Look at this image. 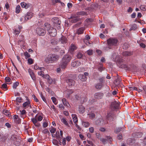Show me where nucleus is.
I'll return each mask as SVG.
<instances>
[{"instance_id":"obj_1","label":"nucleus","mask_w":146,"mask_h":146,"mask_svg":"<svg viewBox=\"0 0 146 146\" xmlns=\"http://www.w3.org/2000/svg\"><path fill=\"white\" fill-rule=\"evenodd\" d=\"M107 46L106 47L105 50H108L112 48L113 46H116L118 41L117 39L115 38H110L107 40Z\"/></svg>"},{"instance_id":"obj_2","label":"nucleus","mask_w":146,"mask_h":146,"mask_svg":"<svg viewBox=\"0 0 146 146\" xmlns=\"http://www.w3.org/2000/svg\"><path fill=\"white\" fill-rule=\"evenodd\" d=\"M59 56L54 54H50L45 58V62L48 64L53 63L57 61Z\"/></svg>"},{"instance_id":"obj_3","label":"nucleus","mask_w":146,"mask_h":146,"mask_svg":"<svg viewBox=\"0 0 146 146\" xmlns=\"http://www.w3.org/2000/svg\"><path fill=\"white\" fill-rule=\"evenodd\" d=\"M71 59V57L69 55L64 56L59 64L60 67L63 69H65L68 63L70 62Z\"/></svg>"},{"instance_id":"obj_4","label":"nucleus","mask_w":146,"mask_h":146,"mask_svg":"<svg viewBox=\"0 0 146 146\" xmlns=\"http://www.w3.org/2000/svg\"><path fill=\"white\" fill-rule=\"evenodd\" d=\"M52 21L53 22L54 26L57 27L58 29H60V25L61 23L60 21L58 18L54 17L52 19Z\"/></svg>"},{"instance_id":"obj_5","label":"nucleus","mask_w":146,"mask_h":146,"mask_svg":"<svg viewBox=\"0 0 146 146\" xmlns=\"http://www.w3.org/2000/svg\"><path fill=\"white\" fill-rule=\"evenodd\" d=\"M116 118V116L113 113L110 112L108 113L107 115V123H108V121L109 122L113 120L114 119Z\"/></svg>"},{"instance_id":"obj_6","label":"nucleus","mask_w":146,"mask_h":146,"mask_svg":"<svg viewBox=\"0 0 146 146\" xmlns=\"http://www.w3.org/2000/svg\"><path fill=\"white\" fill-rule=\"evenodd\" d=\"M119 102H117L116 101L112 102L111 103L110 108L112 110L117 109L119 108Z\"/></svg>"},{"instance_id":"obj_7","label":"nucleus","mask_w":146,"mask_h":146,"mask_svg":"<svg viewBox=\"0 0 146 146\" xmlns=\"http://www.w3.org/2000/svg\"><path fill=\"white\" fill-rule=\"evenodd\" d=\"M48 32L49 35L53 37L55 36L57 34L56 29L52 27V29H51Z\"/></svg>"},{"instance_id":"obj_8","label":"nucleus","mask_w":146,"mask_h":146,"mask_svg":"<svg viewBox=\"0 0 146 146\" xmlns=\"http://www.w3.org/2000/svg\"><path fill=\"white\" fill-rule=\"evenodd\" d=\"M81 63L78 61H75L72 62L71 63V66L74 67H77L80 66L81 64Z\"/></svg>"},{"instance_id":"obj_9","label":"nucleus","mask_w":146,"mask_h":146,"mask_svg":"<svg viewBox=\"0 0 146 146\" xmlns=\"http://www.w3.org/2000/svg\"><path fill=\"white\" fill-rule=\"evenodd\" d=\"M37 34L39 36H43L45 34V31L43 29L39 28L38 29Z\"/></svg>"},{"instance_id":"obj_10","label":"nucleus","mask_w":146,"mask_h":146,"mask_svg":"<svg viewBox=\"0 0 146 146\" xmlns=\"http://www.w3.org/2000/svg\"><path fill=\"white\" fill-rule=\"evenodd\" d=\"M104 123V120L102 118H100L97 119L95 122V123L97 125H102Z\"/></svg>"},{"instance_id":"obj_11","label":"nucleus","mask_w":146,"mask_h":146,"mask_svg":"<svg viewBox=\"0 0 146 146\" xmlns=\"http://www.w3.org/2000/svg\"><path fill=\"white\" fill-rule=\"evenodd\" d=\"M28 72L32 79L34 81H36V76L33 71L29 69L28 70Z\"/></svg>"},{"instance_id":"obj_12","label":"nucleus","mask_w":146,"mask_h":146,"mask_svg":"<svg viewBox=\"0 0 146 146\" xmlns=\"http://www.w3.org/2000/svg\"><path fill=\"white\" fill-rule=\"evenodd\" d=\"M66 82L68 83L70 86H72L75 84L74 81L71 79H68L66 80Z\"/></svg>"},{"instance_id":"obj_13","label":"nucleus","mask_w":146,"mask_h":146,"mask_svg":"<svg viewBox=\"0 0 146 146\" xmlns=\"http://www.w3.org/2000/svg\"><path fill=\"white\" fill-rule=\"evenodd\" d=\"M103 96V94L101 93H96L94 95V97L96 98L100 99Z\"/></svg>"},{"instance_id":"obj_14","label":"nucleus","mask_w":146,"mask_h":146,"mask_svg":"<svg viewBox=\"0 0 146 146\" xmlns=\"http://www.w3.org/2000/svg\"><path fill=\"white\" fill-rule=\"evenodd\" d=\"M133 54L132 52L125 51L123 52L122 54L124 56H130Z\"/></svg>"},{"instance_id":"obj_15","label":"nucleus","mask_w":146,"mask_h":146,"mask_svg":"<svg viewBox=\"0 0 146 146\" xmlns=\"http://www.w3.org/2000/svg\"><path fill=\"white\" fill-rule=\"evenodd\" d=\"M44 25V28L45 30H46L48 31L50 30L51 29H52V27L51 28L50 27V24L48 23H45Z\"/></svg>"},{"instance_id":"obj_16","label":"nucleus","mask_w":146,"mask_h":146,"mask_svg":"<svg viewBox=\"0 0 146 146\" xmlns=\"http://www.w3.org/2000/svg\"><path fill=\"white\" fill-rule=\"evenodd\" d=\"M78 77L80 80L82 81H85L87 79V78L83 74H80L78 76Z\"/></svg>"},{"instance_id":"obj_17","label":"nucleus","mask_w":146,"mask_h":146,"mask_svg":"<svg viewBox=\"0 0 146 146\" xmlns=\"http://www.w3.org/2000/svg\"><path fill=\"white\" fill-rule=\"evenodd\" d=\"M85 28L81 27L77 31L76 33L78 35L81 34L83 33Z\"/></svg>"},{"instance_id":"obj_18","label":"nucleus","mask_w":146,"mask_h":146,"mask_svg":"<svg viewBox=\"0 0 146 146\" xmlns=\"http://www.w3.org/2000/svg\"><path fill=\"white\" fill-rule=\"evenodd\" d=\"M79 111L81 113H83L85 111V109L83 106L80 105L79 106Z\"/></svg>"},{"instance_id":"obj_19","label":"nucleus","mask_w":146,"mask_h":146,"mask_svg":"<svg viewBox=\"0 0 146 146\" xmlns=\"http://www.w3.org/2000/svg\"><path fill=\"white\" fill-rule=\"evenodd\" d=\"M38 68L39 69V70H40L41 71L40 72H38V74L39 75H40L42 76H43L44 75V73L43 71L44 70V68L43 67H38V68H37V69H38Z\"/></svg>"},{"instance_id":"obj_20","label":"nucleus","mask_w":146,"mask_h":146,"mask_svg":"<svg viewBox=\"0 0 146 146\" xmlns=\"http://www.w3.org/2000/svg\"><path fill=\"white\" fill-rule=\"evenodd\" d=\"M21 4L22 7L26 9H27L30 6V5L29 4H27L25 2H22Z\"/></svg>"},{"instance_id":"obj_21","label":"nucleus","mask_w":146,"mask_h":146,"mask_svg":"<svg viewBox=\"0 0 146 146\" xmlns=\"http://www.w3.org/2000/svg\"><path fill=\"white\" fill-rule=\"evenodd\" d=\"M121 82V79L120 78H117L114 81V83L116 85H118Z\"/></svg>"},{"instance_id":"obj_22","label":"nucleus","mask_w":146,"mask_h":146,"mask_svg":"<svg viewBox=\"0 0 146 146\" xmlns=\"http://www.w3.org/2000/svg\"><path fill=\"white\" fill-rule=\"evenodd\" d=\"M13 119L15 122L17 123H19L20 122V120L19 119L18 116L16 115H14L13 116Z\"/></svg>"},{"instance_id":"obj_23","label":"nucleus","mask_w":146,"mask_h":146,"mask_svg":"<svg viewBox=\"0 0 146 146\" xmlns=\"http://www.w3.org/2000/svg\"><path fill=\"white\" fill-rule=\"evenodd\" d=\"M76 15L78 16L79 15H87V12L84 11H80L76 13Z\"/></svg>"},{"instance_id":"obj_24","label":"nucleus","mask_w":146,"mask_h":146,"mask_svg":"<svg viewBox=\"0 0 146 146\" xmlns=\"http://www.w3.org/2000/svg\"><path fill=\"white\" fill-rule=\"evenodd\" d=\"M19 112H20V115H21V117L23 118H24V115H25L26 113V111L25 110H23L22 111L20 110Z\"/></svg>"},{"instance_id":"obj_25","label":"nucleus","mask_w":146,"mask_h":146,"mask_svg":"<svg viewBox=\"0 0 146 146\" xmlns=\"http://www.w3.org/2000/svg\"><path fill=\"white\" fill-rule=\"evenodd\" d=\"M71 18H72V19L71 20V22L72 23H75L80 20V19L77 18H73L72 17H71Z\"/></svg>"},{"instance_id":"obj_26","label":"nucleus","mask_w":146,"mask_h":146,"mask_svg":"<svg viewBox=\"0 0 146 146\" xmlns=\"http://www.w3.org/2000/svg\"><path fill=\"white\" fill-rule=\"evenodd\" d=\"M60 41L62 43H66L67 42V39L65 37L62 36L61 38Z\"/></svg>"},{"instance_id":"obj_27","label":"nucleus","mask_w":146,"mask_h":146,"mask_svg":"<svg viewBox=\"0 0 146 146\" xmlns=\"http://www.w3.org/2000/svg\"><path fill=\"white\" fill-rule=\"evenodd\" d=\"M102 86L103 84L101 83H98L95 86L96 88L99 89H100Z\"/></svg>"},{"instance_id":"obj_28","label":"nucleus","mask_w":146,"mask_h":146,"mask_svg":"<svg viewBox=\"0 0 146 146\" xmlns=\"http://www.w3.org/2000/svg\"><path fill=\"white\" fill-rule=\"evenodd\" d=\"M88 115L90 118L91 119H92L95 118V114L92 113L88 114Z\"/></svg>"},{"instance_id":"obj_29","label":"nucleus","mask_w":146,"mask_h":146,"mask_svg":"<svg viewBox=\"0 0 146 146\" xmlns=\"http://www.w3.org/2000/svg\"><path fill=\"white\" fill-rule=\"evenodd\" d=\"M32 17L31 14V13H29L27 15L25 16V20L26 21H27L29 19L31 18Z\"/></svg>"},{"instance_id":"obj_30","label":"nucleus","mask_w":146,"mask_h":146,"mask_svg":"<svg viewBox=\"0 0 146 146\" xmlns=\"http://www.w3.org/2000/svg\"><path fill=\"white\" fill-rule=\"evenodd\" d=\"M137 28V26L136 24L133 25L130 29V31L135 30Z\"/></svg>"},{"instance_id":"obj_31","label":"nucleus","mask_w":146,"mask_h":146,"mask_svg":"<svg viewBox=\"0 0 146 146\" xmlns=\"http://www.w3.org/2000/svg\"><path fill=\"white\" fill-rule=\"evenodd\" d=\"M76 46L73 44H71L70 50L72 51H74V50L76 49Z\"/></svg>"},{"instance_id":"obj_32","label":"nucleus","mask_w":146,"mask_h":146,"mask_svg":"<svg viewBox=\"0 0 146 146\" xmlns=\"http://www.w3.org/2000/svg\"><path fill=\"white\" fill-rule=\"evenodd\" d=\"M43 119V117L40 115L37 114V121H41Z\"/></svg>"},{"instance_id":"obj_33","label":"nucleus","mask_w":146,"mask_h":146,"mask_svg":"<svg viewBox=\"0 0 146 146\" xmlns=\"http://www.w3.org/2000/svg\"><path fill=\"white\" fill-rule=\"evenodd\" d=\"M61 121L65 125L67 126L69 125L68 123H67V121L66 119L64 118H62L61 119Z\"/></svg>"},{"instance_id":"obj_34","label":"nucleus","mask_w":146,"mask_h":146,"mask_svg":"<svg viewBox=\"0 0 146 146\" xmlns=\"http://www.w3.org/2000/svg\"><path fill=\"white\" fill-rule=\"evenodd\" d=\"M72 117L73 121L74 122L75 124H76V123L78 121L77 117L75 116V115H73L72 116Z\"/></svg>"},{"instance_id":"obj_35","label":"nucleus","mask_w":146,"mask_h":146,"mask_svg":"<svg viewBox=\"0 0 146 146\" xmlns=\"http://www.w3.org/2000/svg\"><path fill=\"white\" fill-rule=\"evenodd\" d=\"M3 113L5 115L9 116L10 115V113L8 110H4L3 111Z\"/></svg>"},{"instance_id":"obj_36","label":"nucleus","mask_w":146,"mask_h":146,"mask_svg":"<svg viewBox=\"0 0 146 146\" xmlns=\"http://www.w3.org/2000/svg\"><path fill=\"white\" fill-rule=\"evenodd\" d=\"M20 6L19 5H18L16 8V12L17 13H18L20 12Z\"/></svg>"},{"instance_id":"obj_37","label":"nucleus","mask_w":146,"mask_h":146,"mask_svg":"<svg viewBox=\"0 0 146 146\" xmlns=\"http://www.w3.org/2000/svg\"><path fill=\"white\" fill-rule=\"evenodd\" d=\"M87 53L89 55H91L93 54V50H89L87 51Z\"/></svg>"},{"instance_id":"obj_38","label":"nucleus","mask_w":146,"mask_h":146,"mask_svg":"<svg viewBox=\"0 0 146 146\" xmlns=\"http://www.w3.org/2000/svg\"><path fill=\"white\" fill-rule=\"evenodd\" d=\"M31 121L35 127L36 126V119L35 118H33L31 119Z\"/></svg>"},{"instance_id":"obj_39","label":"nucleus","mask_w":146,"mask_h":146,"mask_svg":"<svg viewBox=\"0 0 146 146\" xmlns=\"http://www.w3.org/2000/svg\"><path fill=\"white\" fill-rule=\"evenodd\" d=\"M1 88L5 90H7V85L5 83L3 84L2 85Z\"/></svg>"},{"instance_id":"obj_40","label":"nucleus","mask_w":146,"mask_h":146,"mask_svg":"<svg viewBox=\"0 0 146 146\" xmlns=\"http://www.w3.org/2000/svg\"><path fill=\"white\" fill-rule=\"evenodd\" d=\"M19 83L18 82H16L15 83L13 86V88L14 89H16L17 88V87L19 85Z\"/></svg>"},{"instance_id":"obj_41","label":"nucleus","mask_w":146,"mask_h":146,"mask_svg":"<svg viewBox=\"0 0 146 146\" xmlns=\"http://www.w3.org/2000/svg\"><path fill=\"white\" fill-rule=\"evenodd\" d=\"M29 104L30 102L29 101L25 102L23 104V106L25 108L29 106Z\"/></svg>"},{"instance_id":"obj_42","label":"nucleus","mask_w":146,"mask_h":146,"mask_svg":"<svg viewBox=\"0 0 146 146\" xmlns=\"http://www.w3.org/2000/svg\"><path fill=\"white\" fill-rule=\"evenodd\" d=\"M129 47V45L127 43H125L124 44L123 47V49H127Z\"/></svg>"},{"instance_id":"obj_43","label":"nucleus","mask_w":146,"mask_h":146,"mask_svg":"<svg viewBox=\"0 0 146 146\" xmlns=\"http://www.w3.org/2000/svg\"><path fill=\"white\" fill-rule=\"evenodd\" d=\"M5 81L6 82L9 83H8V84H11V82H10V81L11 80V79L10 78H9V77H6L5 78Z\"/></svg>"},{"instance_id":"obj_44","label":"nucleus","mask_w":146,"mask_h":146,"mask_svg":"<svg viewBox=\"0 0 146 146\" xmlns=\"http://www.w3.org/2000/svg\"><path fill=\"white\" fill-rule=\"evenodd\" d=\"M51 99L52 100L53 102L55 105L57 104V102H56V99L55 97H53L51 98Z\"/></svg>"},{"instance_id":"obj_45","label":"nucleus","mask_w":146,"mask_h":146,"mask_svg":"<svg viewBox=\"0 0 146 146\" xmlns=\"http://www.w3.org/2000/svg\"><path fill=\"white\" fill-rule=\"evenodd\" d=\"M89 123L88 122H83L82 125L85 127H87L89 125Z\"/></svg>"},{"instance_id":"obj_46","label":"nucleus","mask_w":146,"mask_h":146,"mask_svg":"<svg viewBox=\"0 0 146 146\" xmlns=\"http://www.w3.org/2000/svg\"><path fill=\"white\" fill-rule=\"evenodd\" d=\"M122 130V128L121 127H118V128L116 129L115 131V132L116 133H118Z\"/></svg>"},{"instance_id":"obj_47","label":"nucleus","mask_w":146,"mask_h":146,"mask_svg":"<svg viewBox=\"0 0 146 146\" xmlns=\"http://www.w3.org/2000/svg\"><path fill=\"white\" fill-rule=\"evenodd\" d=\"M24 55L25 57L26 58H29L30 56V55L27 52H26L24 53Z\"/></svg>"},{"instance_id":"obj_48","label":"nucleus","mask_w":146,"mask_h":146,"mask_svg":"<svg viewBox=\"0 0 146 146\" xmlns=\"http://www.w3.org/2000/svg\"><path fill=\"white\" fill-rule=\"evenodd\" d=\"M140 8L142 10L145 11L146 10V6L141 5L140 6Z\"/></svg>"},{"instance_id":"obj_49","label":"nucleus","mask_w":146,"mask_h":146,"mask_svg":"<svg viewBox=\"0 0 146 146\" xmlns=\"http://www.w3.org/2000/svg\"><path fill=\"white\" fill-rule=\"evenodd\" d=\"M83 56L81 52H78L77 55V57L79 59L82 58Z\"/></svg>"},{"instance_id":"obj_50","label":"nucleus","mask_w":146,"mask_h":146,"mask_svg":"<svg viewBox=\"0 0 146 146\" xmlns=\"http://www.w3.org/2000/svg\"><path fill=\"white\" fill-rule=\"evenodd\" d=\"M62 101L64 105L68 106L67 104L66 100L65 99L63 98V99H62Z\"/></svg>"},{"instance_id":"obj_51","label":"nucleus","mask_w":146,"mask_h":146,"mask_svg":"<svg viewBox=\"0 0 146 146\" xmlns=\"http://www.w3.org/2000/svg\"><path fill=\"white\" fill-rule=\"evenodd\" d=\"M28 62L30 64H31L33 63V60L32 59L29 58L28 60Z\"/></svg>"},{"instance_id":"obj_52","label":"nucleus","mask_w":146,"mask_h":146,"mask_svg":"<svg viewBox=\"0 0 146 146\" xmlns=\"http://www.w3.org/2000/svg\"><path fill=\"white\" fill-rule=\"evenodd\" d=\"M117 138L119 140H120L122 139L123 138V136L122 134H119L118 135L117 137Z\"/></svg>"},{"instance_id":"obj_53","label":"nucleus","mask_w":146,"mask_h":146,"mask_svg":"<svg viewBox=\"0 0 146 146\" xmlns=\"http://www.w3.org/2000/svg\"><path fill=\"white\" fill-rule=\"evenodd\" d=\"M142 133L141 132H138L136 133L137 136L138 137H140L142 135Z\"/></svg>"},{"instance_id":"obj_54","label":"nucleus","mask_w":146,"mask_h":146,"mask_svg":"<svg viewBox=\"0 0 146 146\" xmlns=\"http://www.w3.org/2000/svg\"><path fill=\"white\" fill-rule=\"evenodd\" d=\"M50 130L51 133H54L56 131V129L55 128L52 127V129H50Z\"/></svg>"},{"instance_id":"obj_55","label":"nucleus","mask_w":146,"mask_h":146,"mask_svg":"<svg viewBox=\"0 0 146 146\" xmlns=\"http://www.w3.org/2000/svg\"><path fill=\"white\" fill-rule=\"evenodd\" d=\"M20 30H15L14 31V33L15 35H18L20 33Z\"/></svg>"},{"instance_id":"obj_56","label":"nucleus","mask_w":146,"mask_h":146,"mask_svg":"<svg viewBox=\"0 0 146 146\" xmlns=\"http://www.w3.org/2000/svg\"><path fill=\"white\" fill-rule=\"evenodd\" d=\"M42 76L44 78L46 79H47L49 78H50L49 76L47 74L44 75L43 76Z\"/></svg>"},{"instance_id":"obj_57","label":"nucleus","mask_w":146,"mask_h":146,"mask_svg":"<svg viewBox=\"0 0 146 146\" xmlns=\"http://www.w3.org/2000/svg\"><path fill=\"white\" fill-rule=\"evenodd\" d=\"M47 81L49 83V84H51L52 82H53V81H52V79L51 78H48V79H47Z\"/></svg>"},{"instance_id":"obj_58","label":"nucleus","mask_w":146,"mask_h":146,"mask_svg":"<svg viewBox=\"0 0 146 146\" xmlns=\"http://www.w3.org/2000/svg\"><path fill=\"white\" fill-rule=\"evenodd\" d=\"M42 132L44 134H46V133H50L49 132L48 130L46 129H44L43 131Z\"/></svg>"},{"instance_id":"obj_59","label":"nucleus","mask_w":146,"mask_h":146,"mask_svg":"<svg viewBox=\"0 0 146 146\" xmlns=\"http://www.w3.org/2000/svg\"><path fill=\"white\" fill-rule=\"evenodd\" d=\"M41 98L43 100L45 103L46 102V100L45 98V97L42 95V94H41Z\"/></svg>"},{"instance_id":"obj_60","label":"nucleus","mask_w":146,"mask_h":146,"mask_svg":"<svg viewBox=\"0 0 146 146\" xmlns=\"http://www.w3.org/2000/svg\"><path fill=\"white\" fill-rule=\"evenodd\" d=\"M100 140L103 143H106V141L107 140V139L103 138L101 139Z\"/></svg>"},{"instance_id":"obj_61","label":"nucleus","mask_w":146,"mask_h":146,"mask_svg":"<svg viewBox=\"0 0 146 146\" xmlns=\"http://www.w3.org/2000/svg\"><path fill=\"white\" fill-rule=\"evenodd\" d=\"M33 138H30L27 139L29 143L32 142L33 141Z\"/></svg>"},{"instance_id":"obj_62","label":"nucleus","mask_w":146,"mask_h":146,"mask_svg":"<svg viewBox=\"0 0 146 146\" xmlns=\"http://www.w3.org/2000/svg\"><path fill=\"white\" fill-rule=\"evenodd\" d=\"M89 131L91 133H93L94 131V129L93 127H91L89 129Z\"/></svg>"},{"instance_id":"obj_63","label":"nucleus","mask_w":146,"mask_h":146,"mask_svg":"<svg viewBox=\"0 0 146 146\" xmlns=\"http://www.w3.org/2000/svg\"><path fill=\"white\" fill-rule=\"evenodd\" d=\"M22 99L20 98H17L16 99V101L18 102H21V101Z\"/></svg>"},{"instance_id":"obj_64","label":"nucleus","mask_w":146,"mask_h":146,"mask_svg":"<svg viewBox=\"0 0 146 146\" xmlns=\"http://www.w3.org/2000/svg\"><path fill=\"white\" fill-rule=\"evenodd\" d=\"M48 126V124L46 122H43V126L44 127H46Z\"/></svg>"}]
</instances>
